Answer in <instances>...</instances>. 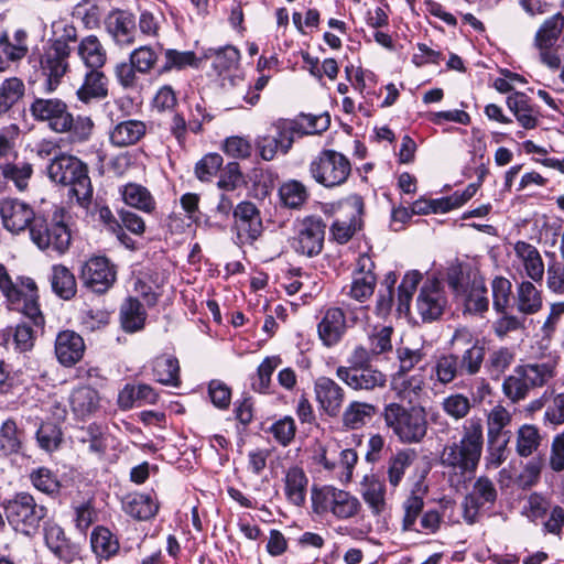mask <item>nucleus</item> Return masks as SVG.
<instances>
[{
	"label": "nucleus",
	"instance_id": "1",
	"mask_svg": "<svg viewBox=\"0 0 564 564\" xmlns=\"http://www.w3.org/2000/svg\"><path fill=\"white\" fill-rule=\"evenodd\" d=\"M484 446V426L480 417H470L463 425L462 438L446 444L441 453V465L455 475H473L480 462Z\"/></svg>",
	"mask_w": 564,
	"mask_h": 564
},
{
	"label": "nucleus",
	"instance_id": "2",
	"mask_svg": "<svg viewBox=\"0 0 564 564\" xmlns=\"http://www.w3.org/2000/svg\"><path fill=\"white\" fill-rule=\"evenodd\" d=\"M47 175L56 184L68 186L79 206L87 208L93 200V185L88 166L75 155L61 153L47 165Z\"/></svg>",
	"mask_w": 564,
	"mask_h": 564
},
{
	"label": "nucleus",
	"instance_id": "3",
	"mask_svg": "<svg viewBox=\"0 0 564 564\" xmlns=\"http://www.w3.org/2000/svg\"><path fill=\"white\" fill-rule=\"evenodd\" d=\"M381 415L386 426L403 444H419L427 434V412L422 405L391 402L383 406Z\"/></svg>",
	"mask_w": 564,
	"mask_h": 564
},
{
	"label": "nucleus",
	"instance_id": "4",
	"mask_svg": "<svg viewBox=\"0 0 564 564\" xmlns=\"http://www.w3.org/2000/svg\"><path fill=\"white\" fill-rule=\"evenodd\" d=\"M308 121L310 130L303 131L302 123L297 120L281 119L272 124V132L259 135L256 140V147L260 156L265 161H271L275 158L276 153L281 151L286 154L292 148L295 133H314L324 131L329 126V116L325 117H311L303 116Z\"/></svg>",
	"mask_w": 564,
	"mask_h": 564
},
{
	"label": "nucleus",
	"instance_id": "5",
	"mask_svg": "<svg viewBox=\"0 0 564 564\" xmlns=\"http://www.w3.org/2000/svg\"><path fill=\"white\" fill-rule=\"evenodd\" d=\"M9 525L25 536H34L47 517V508L25 491L17 492L1 503Z\"/></svg>",
	"mask_w": 564,
	"mask_h": 564
},
{
	"label": "nucleus",
	"instance_id": "6",
	"mask_svg": "<svg viewBox=\"0 0 564 564\" xmlns=\"http://www.w3.org/2000/svg\"><path fill=\"white\" fill-rule=\"evenodd\" d=\"M30 238L41 250L51 251L57 256L64 254L72 242V234L65 223L64 209L55 210L50 220L37 215L30 227Z\"/></svg>",
	"mask_w": 564,
	"mask_h": 564
},
{
	"label": "nucleus",
	"instance_id": "7",
	"mask_svg": "<svg viewBox=\"0 0 564 564\" xmlns=\"http://www.w3.org/2000/svg\"><path fill=\"white\" fill-rule=\"evenodd\" d=\"M0 290L13 310H18L26 318H31L37 327L45 324L37 303V288L32 279L25 278L19 286L12 282L7 268L0 263Z\"/></svg>",
	"mask_w": 564,
	"mask_h": 564
},
{
	"label": "nucleus",
	"instance_id": "8",
	"mask_svg": "<svg viewBox=\"0 0 564 564\" xmlns=\"http://www.w3.org/2000/svg\"><path fill=\"white\" fill-rule=\"evenodd\" d=\"M361 307H351L343 303L341 306H329L323 312L317 324V334L325 347L336 346L346 335L348 328L360 322Z\"/></svg>",
	"mask_w": 564,
	"mask_h": 564
},
{
	"label": "nucleus",
	"instance_id": "9",
	"mask_svg": "<svg viewBox=\"0 0 564 564\" xmlns=\"http://www.w3.org/2000/svg\"><path fill=\"white\" fill-rule=\"evenodd\" d=\"M310 174L327 188L345 184L351 174V163L343 153L325 149L310 164Z\"/></svg>",
	"mask_w": 564,
	"mask_h": 564
},
{
	"label": "nucleus",
	"instance_id": "10",
	"mask_svg": "<svg viewBox=\"0 0 564 564\" xmlns=\"http://www.w3.org/2000/svg\"><path fill=\"white\" fill-rule=\"evenodd\" d=\"M34 120L47 122L48 128L56 133L72 130L74 117L68 111L65 101L58 98H35L30 105Z\"/></svg>",
	"mask_w": 564,
	"mask_h": 564
},
{
	"label": "nucleus",
	"instance_id": "11",
	"mask_svg": "<svg viewBox=\"0 0 564 564\" xmlns=\"http://www.w3.org/2000/svg\"><path fill=\"white\" fill-rule=\"evenodd\" d=\"M79 280L93 293L104 294L117 280L116 265L106 257H91L82 264Z\"/></svg>",
	"mask_w": 564,
	"mask_h": 564
},
{
	"label": "nucleus",
	"instance_id": "12",
	"mask_svg": "<svg viewBox=\"0 0 564 564\" xmlns=\"http://www.w3.org/2000/svg\"><path fill=\"white\" fill-rule=\"evenodd\" d=\"M312 499L315 511L321 512L329 509L338 519L355 517L361 507L355 496L334 487H327L319 492L313 491Z\"/></svg>",
	"mask_w": 564,
	"mask_h": 564
},
{
	"label": "nucleus",
	"instance_id": "13",
	"mask_svg": "<svg viewBox=\"0 0 564 564\" xmlns=\"http://www.w3.org/2000/svg\"><path fill=\"white\" fill-rule=\"evenodd\" d=\"M325 229L326 225L321 218L315 216L304 218L291 240L292 249L310 258L319 254L324 247Z\"/></svg>",
	"mask_w": 564,
	"mask_h": 564
},
{
	"label": "nucleus",
	"instance_id": "14",
	"mask_svg": "<svg viewBox=\"0 0 564 564\" xmlns=\"http://www.w3.org/2000/svg\"><path fill=\"white\" fill-rule=\"evenodd\" d=\"M234 230L237 243L252 245L263 232V224L259 209L251 202H241L234 209Z\"/></svg>",
	"mask_w": 564,
	"mask_h": 564
},
{
	"label": "nucleus",
	"instance_id": "15",
	"mask_svg": "<svg viewBox=\"0 0 564 564\" xmlns=\"http://www.w3.org/2000/svg\"><path fill=\"white\" fill-rule=\"evenodd\" d=\"M345 207L349 209L348 213L344 216H337L329 228L332 238L340 245L348 242L361 229V216L365 209L364 198L358 194H352L346 198Z\"/></svg>",
	"mask_w": 564,
	"mask_h": 564
},
{
	"label": "nucleus",
	"instance_id": "16",
	"mask_svg": "<svg viewBox=\"0 0 564 564\" xmlns=\"http://www.w3.org/2000/svg\"><path fill=\"white\" fill-rule=\"evenodd\" d=\"M72 53L63 51L51 44L43 48L40 56V72L45 78L44 90L54 91L62 78L69 72V58Z\"/></svg>",
	"mask_w": 564,
	"mask_h": 564
},
{
	"label": "nucleus",
	"instance_id": "17",
	"mask_svg": "<svg viewBox=\"0 0 564 564\" xmlns=\"http://www.w3.org/2000/svg\"><path fill=\"white\" fill-rule=\"evenodd\" d=\"M336 377L351 390L367 392L383 389L388 381L387 375L373 366H339L336 369Z\"/></svg>",
	"mask_w": 564,
	"mask_h": 564
},
{
	"label": "nucleus",
	"instance_id": "18",
	"mask_svg": "<svg viewBox=\"0 0 564 564\" xmlns=\"http://www.w3.org/2000/svg\"><path fill=\"white\" fill-rule=\"evenodd\" d=\"M447 305L445 292L437 280H427L416 297V312L425 323L437 321Z\"/></svg>",
	"mask_w": 564,
	"mask_h": 564
},
{
	"label": "nucleus",
	"instance_id": "19",
	"mask_svg": "<svg viewBox=\"0 0 564 564\" xmlns=\"http://www.w3.org/2000/svg\"><path fill=\"white\" fill-rule=\"evenodd\" d=\"M0 217L8 231L20 234L26 228L30 230L37 215L29 204L18 198H3L0 200Z\"/></svg>",
	"mask_w": 564,
	"mask_h": 564
},
{
	"label": "nucleus",
	"instance_id": "20",
	"mask_svg": "<svg viewBox=\"0 0 564 564\" xmlns=\"http://www.w3.org/2000/svg\"><path fill=\"white\" fill-rule=\"evenodd\" d=\"M105 29L119 47H128L135 42L137 24L132 12L121 9L110 11L105 19Z\"/></svg>",
	"mask_w": 564,
	"mask_h": 564
},
{
	"label": "nucleus",
	"instance_id": "21",
	"mask_svg": "<svg viewBox=\"0 0 564 564\" xmlns=\"http://www.w3.org/2000/svg\"><path fill=\"white\" fill-rule=\"evenodd\" d=\"M453 340H462L464 344H469V347L460 356L457 355L460 377L476 376L485 362L486 347L484 343L479 339H473L470 333L466 329L456 330Z\"/></svg>",
	"mask_w": 564,
	"mask_h": 564
},
{
	"label": "nucleus",
	"instance_id": "22",
	"mask_svg": "<svg viewBox=\"0 0 564 564\" xmlns=\"http://www.w3.org/2000/svg\"><path fill=\"white\" fill-rule=\"evenodd\" d=\"M240 51L230 44L218 47L202 48L200 58L212 61L210 68L215 75L223 79H230V73L236 70L240 62Z\"/></svg>",
	"mask_w": 564,
	"mask_h": 564
},
{
	"label": "nucleus",
	"instance_id": "23",
	"mask_svg": "<svg viewBox=\"0 0 564 564\" xmlns=\"http://www.w3.org/2000/svg\"><path fill=\"white\" fill-rule=\"evenodd\" d=\"M375 262L368 254L359 256L357 260V270L354 273L348 295L358 301L364 302L369 299L377 284V278L373 273Z\"/></svg>",
	"mask_w": 564,
	"mask_h": 564
},
{
	"label": "nucleus",
	"instance_id": "24",
	"mask_svg": "<svg viewBox=\"0 0 564 564\" xmlns=\"http://www.w3.org/2000/svg\"><path fill=\"white\" fill-rule=\"evenodd\" d=\"M314 392L319 408L330 417H336L341 412L345 401V390L333 379L319 377L314 383Z\"/></svg>",
	"mask_w": 564,
	"mask_h": 564
},
{
	"label": "nucleus",
	"instance_id": "25",
	"mask_svg": "<svg viewBox=\"0 0 564 564\" xmlns=\"http://www.w3.org/2000/svg\"><path fill=\"white\" fill-rule=\"evenodd\" d=\"M497 500V490L494 482L485 476L476 479L471 491L464 500V518L468 523H474L480 508L485 505H494Z\"/></svg>",
	"mask_w": 564,
	"mask_h": 564
},
{
	"label": "nucleus",
	"instance_id": "26",
	"mask_svg": "<svg viewBox=\"0 0 564 564\" xmlns=\"http://www.w3.org/2000/svg\"><path fill=\"white\" fill-rule=\"evenodd\" d=\"M85 349V341L76 332L66 329L57 334L54 351L62 366L67 368L75 366L83 358Z\"/></svg>",
	"mask_w": 564,
	"mask_h": 564
},
{
	"label": "nucleus",
	"instance_id": "27",
	"mask_svg": "<svg viewBox=\"0 0 564 564\" xmlns=\"http://www.w3.org/2000/svg\"><path fill=\"white\" fill-rule=\"evenodd\" d=\"M109 95V80L101 69H88L83 83L76 90V97L85 105L98 102Z\"/></svg>",
	"mask_w": 564,
	"mask_h": 564
},
{
	"label": "nucleus",
	"instance_id": "28",
	"mask_svg": "<svg viewBox=\"0 0 564 564\" xmlns=\"http://www.w3.org/2000/svg\"><path fill=\"white\" fill-rule=\"evenodd\" d=\"M45 543L50 551L61 561L72 563L80 555L78 544L66 538L62 527L52 523L45 528Z\"/></svg>",
	"mask_w": 564,
	"mask_h": 564
},
{
	"label": "nucleus",
	"instance_id": "29",
	"mask_svg": "<svg viewBox=\"0 0 564 564\" xmlns=\"http://www.w3.org/2000/svg\"><path fill=\"white\" fill-rule=\"evenodd\" d=\"M145 122L127 119L116 123L109 131V141L116 148H127L137 144L147 134Z\"/></svg>",
	"mask_w": 564,
	"mask_h": 564
},
{
	"label": "nucleus",
	"instance_id": "30",
	"mask_svg": "<svg viewBox=\"0 0 564 564\" xmlns=\"http://www.w3.org/2000/svg\"><path fill=\"white\" fill-rule=\"evenodd\" d=\"M286 500L296 507L306 502L308 478L302 467L294 465L285 470L283 478Z\"/></svg>",
	"mask_w": 564,
	"mask_h": 564
},
{
	"label": "nucleus",
	"instance_id": "31",
	"mask_svg": "<svg viewBox=\"0 0 564 564\" xmlns=\"http://www.w3.org/2000/svg\"><path fill=\"white\" fill-rule=\"evenodd\" d=\"M69 404L74 415L84 421L99 410L100 397L96 389L83 386L72 391Z\"/></svg>",
	"mask_w": 564,
	"mask_h": 564
},
{
	"label": "nucleus",
	"instance_id": "32",
	"mask_svg": "<svg viewBox=\"0 0 564 564\" xmlns=\"http://www.w3.org/2000/svg\"><path fill=\"white\" fill-rule=\"evenodd\" d=\"M123 511L137 520H149L153 518L159 510V503L152 495L142 492H131L122 499Z\"/></svg>",
	"mask_w": 564,
	"mask_h": 564
},
{
	"label": "nucleus",
	"instance_id": "33",
	"mask_svg": "<svg viewBox=\"0 0 564 564\" xmlns=\"http://www.w3.org/2000/svg\"><path fill=\"white\" fill-rule=\"evenodd\" d=\"M158 393L147 383L126 384L118 394V405L121 410H130L134 406L154 404Z\"/></svg>",
	"mask_w": 564,
	"mask_h": 564
},
{
	"label": "nucleus",
	"instance_id": "34",
	"mask_svg": "<svg viewBox=\"0 0 564 564\" xmlns=\"http://www.w3.org/2000/svg\"><path fill=\"white\" fill-rule=\"evenodd\" d=\"M200 65V56L198 57L193 51L165 48L163 51V63L158 68V74L165 75L173 70L182 72L187 68L198 69Z\"/></svg>",
	"mask_w": 564,
	"mask_h": 564
},
{
	"label": "nucleus",
	"instance_id": "35",
	"mask_svg": "<svg viewBox=\"0 0 564 564\" xmlns=\"http://www.w3.org/2000/svg\"><path fill=\"white\" fill-rule=\"evenodd\" d=\"M77 55L88 69H101L107 62V51L95 34L84 36L79 41Z\"/></svg>",
	"mask_w": 564,
	"mask_h": 564
},
{
	"label": "nucleus",
	"instance_id": "36",
	"mask_svg": "<svg viewBox=\"0 0 564 564\" xmlns=\"http://www.w3.org/2000/svg\"><path fill=\"white\" fill-rule=\"evenodd\" d=\"M514 252L520 259L527 276L533 282H542L545 269L539 250L529 242L518 241L514 245Z\"/></svg>",
	"mask_w": 564,
	"mask_h": 564
},
{
	"label": "nucleus",
	"instance_id": "37",
	"mask_svg": "<svg viewBox=\"0 0 564 564\" xmlns=\"http://www.w3.org/2000/svg\"><path fill=\"white\" fill-rule=\"evenodd\" d=\"M506 102L522 128L530 130L538 126L539 111L533 107L525 94L516 91L507 97Z\"/></svg>",
	"mask_w": 564,
	"mask_h": 564
},
{
	"label": "nucleus",
	"instance_id": "38",
	"mask_svg": "<svg viewBox=\"0 0 564 564\" xmlns=\"http://www.w3.org/2000/svg\"><path fill=\"white\" fill-rule=\"evenodd\" d=\"M119 193L126 205L147 214L156 208V202L150 191L137 183H128L119 188Z\"/></svg>",
	"mask_w": 564,
	"mask_h": 564
},
{
	"label": "nucleus",
	"instance_id": "39",
	"mask_svg": "<svg viewBox=\"0 0 564 564\" xmlns=\"http://www.w3.org/2000/svg\"><path fill=\"white\" fill-rule=\"evenodd\" d=\"M377 414V406L372 403L352 401L341 413L343 426L347 430H359L366 426Z\"/></svg>",
	"mask_w": 564,
	"mask_h": 564
},
{
	"label": "nucleus",
	"instance_id": "40",
	"mask_svg": "<svg viewBox=\"0 0 564 564\" xmlns=\"http://www.w3.org/2000/svg\"><path fill=\"white\" fill-rule=\"evenodd\" d=\"M147 316L143 304L135 297H128L120 306V323L127 333L143 329Z\"/></svg>",
	"mask_w": 564,
	"mask_h": 564
},
{
	"label": "nucleus",
	"instance_id": "41",
	"mask_svg": "<svg viewBox=\"0 0 564 564\" xmlns=\"http://www.w3.org/2000/svg\"><path fill=\"white\" fill-rule=\"evenodd\" d=\"M516 367L530 391L545 386L555 376V365L549 361L523 364Z\"/></svg>",
	"mask_w": 564,
	"mask_h": 564
},
{
	"label": "nucleus",
	"instance_id": "42",
	"mask_svg": "<svg viewBox=\"0 0 564 564\" xmlns=\"http://www.w3.org/2000/svg\"><path fill=\"white\" fill-rule=\"evenodd\" d=\"M457 377H460L457 355L453 352L438 355L431 368V380L446 386L452 383Z\"/></svg>",
	"mask_w": 564,
	"mask_h": 564
},
{
	"label": "nucleus",
	"instance_id": "43",
	"mask_svg": "<svg viewBox=\"0 0 564 564\" xmlns=\"http://www.w3.org/2000/svg\"><path fill=\"white\" fill-rule=\"evenodd\" d=\"M424 494L425 490L422 489L421 482L417 481L414 488L412 489L411 495L403 501V531L420 532V530L415 528V524L419 516L422 513L424 508Z\"/></svg>",
	"mask_w": 564,
	"mask_h": 564
},
{
	"label": "nucleus",
	"instance_id": "44",
	"mask_svg": "<svg viewBox=\"0 0 564 564\" xmlns=\"http://www.w3.org/2000/svg\"><path fill=\"white\" fill-rule=\"evenodd\" d=\"M50 280L52 290L58 297L68 301L76 295V278L67 267L63 264L53 265Z\"/></svg>",
	"mask_w": 564,
	"mask_h": 564
},
{
	"label": "nucleus",
	"instance_id": "45",
	"mask_svg": "<svg viewBox=\"0 0 564 564\" xmlns=\"http://www.w3.org/2000/svg\"><path fill=\"white\" fill-rule=\"evenodd\" d=\"M517 308L524 315H532L542 308V295L530 281H522L517 286Z\"/></svg>",
	"mask_w": 564,
	"mask_h": 564
},
{
	"label": "nucleus",
	"instance_id": "46",
	"mask_svg": "<svg viewBox=\"0 0 564 564\" xmlns=\"http://www.w3.org/2000/svg\"><path fill=\"white\" fill-rule=\"evenodd\" d=\"M24 432L20 430L14 420H6L0 427V454L9 456L19 454L22 449Z\"/></svg>",
	"mask_w": 564,
	"mask_h": 564
},
{
	"label": "nucleus",
	"instance_id": "47",
	"mask_svg": "<svg viewBox=\"0 0 564 564\" xmlns=\"http://www.w3.org/2000/svg\"><path fill=\"white\" fill-rule=\"evenodd\" d=\"M361 495L372 513L380 514L386 506L384 484L375 476H366L361 482Z\"/></svg>",
	"mask_w": 564,
	"mask_h": 564
},
{
	"label": "nucleus",
	"instance_id": "48",
	"mask_svg": "<svg viewBox=\"0 0 564 564\" xmlns=\"http://www.w3.org/2000/svg\"><path fill=\"white\" fill-rule=\"evenodd\" d=\"M516 352L510 347H498L489 352L485 367L490 378L499 380L514 362Z\"/></svg>",
	"mask_w": 564,
	"mask_h": 564
},
{
	"label": "nucleus",
	"instance_id": "49",
	"mask_svg": "<svg viewBox=\"0 0 564 564\" xmlns=\"http://www.w3.org/2000/svg\"><path fill=\"white\" fill-rule=\"evenodd\" d=\"M564 28V18L556 13L546 19L538 30L534 43L538 48H553Z\"/></svg>",
	"mask_w": 564,
	"mask_h": 564
},
{
	"label": "nucleus",
	"instance_id": "50",
	"mask_svg": "<svg viewBox=\"0 0 564 564\" xmlns=\"http://www.w3.org/2000/svg\"><path fill=\"white\" fill-rule=\"evenodd\" d=\"M90 543L94 553L101 558H110L119 551L118 539L105 527H97L90 535Z\"/></svg>",
	"mask_w": 564,
	"mask_h": 564
},
{
	"label": "nucleus",
	"instance_id": "51",
	"mask_svg": "<svg viewBox=\"0 0 564 564\" xmlns=\"http://www.w3.org/2000/svg\"><path fill=\"white\" fill-rule=\"evenodd\" d=\"M282 364L280 356H268L258 366L256 375L251 379V388L253 391L268 394L272 383V375Z\"/></svg>",
	"mask_w": 564,
	"mask_h": 564
},
{
	"label": "nucleus",
	"instance_id": "52",
	"mask_svg": "<svg viewBox=\"0 0 564 564\" xmlns=\"http://www.w3.org/2000/svg\"><path fill=\"white\" fill-rule=\"evenodd\" d=\"M153 373L158 382L165 386H180V365L174 356H160L154 360Z\"/></svg>",
	"mask_w": 564,
	"mask_h": 564
},
{
	"label": "nucleus",
	"instance_id": "53",
	"mask_svg": "<svg viewBox=\"0 0 564 564\" xmlns=\"http://www.w3.org/2000/svg\"><path fill=\"white\" fill-rule=\"evenodd\" d=\"M229 83L232 88L226 89V95L232 108H245L243 104L252 107L259 102L260 95L252 93L250 87L243 83L242 78L230 77Z\"/></svg>",
	"mask_w": 564,
	"mask_h": 564
},
{
	"label": "nucleus",
	"instance_id": "54",
	"mask_svg": "<svg viewBox=\"0 0 564 564\" xmlns=\"http://www.w3.org/2000/svg\"><path fill=\"white\" fill-rule=\"evenodd\" d=\"M542 437L535 425L523 424L517 431L516 452L520 457H529L540 446Z\"/></svg>",
	"mask_w": 564,
	"mask_h": 564
},
{
	"label": "nucleus",
	"instance_id": "55",
	"mask_svg": "<svg viewBox=\"0 0 564 564\" xmlns=\"http://www.w3.org/2000/svg\"><path fill=\"white\" fill-rule=\"evenodd\" d=\"M25 86L18 77L7 78L0 85V116L7 113L23 96Z\"/></svg>",
	"mask_w": 564,
	"mask_h": 564
},
{
	"label": "nucleus",
	"instance_id": "56",
	"mask_svg": "<svg viewBox=\"0 0 564 564\" xmlns=\"http://www.w3.org/2000/svg\"><path fill=\"white\" fill-rule=\"evenodd\" d=\"M414 456V452L403 449L390 457L387 474L391 487L395 488L400 485L405 470L413 463Z\"/></svg>",
	"mask_w": 564,
	"mask_h": 564
},
{
	"label": "nucleus",
	"instance_id": "57",
	"mask_svg": "<svg viewBox=\"0 0 564 564\" xmlns=\"http://www.w3.org/2000/svg\"><path fill=\"white\" fill-rule=\"evenodd\" d=\"M30 481L39 491L54 497L61 490V482L55 473L46 467H39L30 473Z\"/></svg>",
	"mask_w": 564,
	"mask_h": 564
},
{
	"label": "nucleus",
	"instance_id": "58",
	"mask_svg": "<svg viewBox=\"0 0 564 564\" xmlns=\"http://www.w3.org/2000/svg\"><path fill=\"white\" fill-rule=\"evenodd\" d=\"M501 389L503 395L514 404L525 400L530 393V390L517 367L513 368L511 375L503 379Z\"/></svg>",
	"mask_w": 564,
	"mask_h": 564
},
{
	"label": "nucleus",
	"instance_id": "59",
	"mask_svg": "<svg viewBox=\"0 0 564 564\" xmlns=\"http://www.w3.org/2000/svg\"><path fill=\"white\" fill-rule=\"evenodd\" d=\"M280 198L289 208H300L308 197L306 187L299 181H289L279 189Z\"/></svg>",
	"mask_w": 564,
	"mask_h": 564
},
{
	"label": "nucleus",
	"instance_id": "60",
	"mask_svg": "<svg viewBox=\"0 0 564 564\" xmlns=\"http://www.w3.org/2000/svg\"><path fill=\"white\" fill-rule=\"evenodd\" d=\"M28 319L32 323V326L26 322L18 324L13 334L15 349L21 352L29 351L33 348L37 333L43 332L44 328V325L37 327L31 318Z\"/></svg>",
	"mask_w": 564,
	"mask_h": 564
},
{
	"label": "nucleus",
	"instance_id": "61",
	"mask_svg": "<svg viewBox=\"0 0 564 564\" xmlns=\"http://www.w3.org/2000/svg\"><path fill=\"white\" fill-rule=\"evenodd\" d=\"M500 316L492 323V329L495 335L503 339L510 333L521 330L525 328V318L518 317L503 310L502 312H497Z\"/></svg>",
	"mask_w": 564,
	"mask_h": 564
},
{
	"label": "nucleus",
	"instance_id": "62",
	"mask_svg": "<svg viewBox=\"0 0 564 564\" xmlns=\"http://www.w3.org/2000/svg\"><path fill=\"white\" fill-rule=\"evenodd\" d=\"M224 159L218 153L204 155L195 165V175L200 182H210L223 166Z\"/></svg>",
	"mask_w": 564,
	"mask_h": 564
},
{
	"label": "nucleus",
	"instance_id": "63",
	"mask_svg": "<svg viewBox=\"0 0 564 564\" xmlns=\"http://www.w3.org/2000/svg\"><path fill=\"white\" fill-rule=\"evenodd\" d=\"M442 409L448 416L462 420L470 412L471 401L462 393H454L443 400Z\"/></svg>",
	"mask_w": 564,
	"mask_h": 564
},
{
	"label": "nucleus",
	"instance_id": "64",
	"mask_svg": "<svg viewBox=\"0 0 564 564\" xmlns=\"http://www.w3.org/2000/svg\"><path fill=\"white\" fill-rule=\"evenodd\" d=\"M129 61L137 67L140 74H149L158 62V54L149 45H142L134 48L130 55Z\"/></svg>",
	"mask_w": 564,
	"mask_h": 564
}]
</instances>
